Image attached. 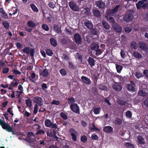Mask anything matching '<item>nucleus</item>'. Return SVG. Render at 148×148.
I'll use <instances>...</instances> for the list:
<instances>
[{"mask_svg":"<svg viewBox=\"0 0 148 148\" xmlns=\"http://www.w3.org/2000/svg\"><path fill=\"white\" fill-rule=\"evenodd\" d=\"M30 50V49L29 48L27 47H26L22 50V51L23 53L29 54Z\"/></svg>","mask_w":148,"mask_h":148,"instance_id":"4c0bfd02","label":"nucleus"},{"mask_svg":"<svg viewBox=\"0 0 148 148\" xmlns=\"http://www.w3.org/2000/svg\"><path fill=\"white\" fill-rule=\"evenodd\" d=\"M107 21L110 23H111L113 24L115 23V21L114 18L112 16H106Z\"/></svg>","mask_w":148,"mask_h":148,"instance_id":"a878e982","label":"nucleus"},{"mask_svg":"<svg viewBox=\"0 0 148 148\" xmlns=\"http://www.w3.org/2000/svg\"><path fill=\"white\" fill-rule=\"evenodd\" d=\"M39 74L43 77H46L48 76L49 73L48 70L45 69L43 71H40Z\"/></svg>","mask_w":148,"mask_h":148,"instance_id":"f8f14e48","label":"nucleus"},{"mask_svg":"<svg viewBox=\"0 0 148 148\" xmlns=\"http://www.w3.org/2000/svg\"><path fill=\"white\" fill-rule=\"evenodd\" d=\"M2 14L1 17L5 19H8V14L5 12H4Z\"/></svg>","mask_w":148,"mask_h":148,"instance_id":"680f3d73","label":"nucleus"},{"mask_svg":"<svg viewBox=\"0 0 148 148\" xmlns=\"http://www.w3.org/2000/svg\"><path fill=\"white\" fill-rule=\"evenodd\" d=\"M60 42L63 45H66L68 43L67 40L65 38L61 39L60 40Z\"/></svg>","mask_w":148,"mask_h":148,"instance_id":"ea45409f","label":"nucleus"},{"mask_svg":"<svg viewBox=\"0 0 148 148\" xmlns=\"http://www.w3.org/2000/svg\"><path fill=\"white\" fill-rule=\"evenodd\" d=\"M122 122V120L118 118H116L114 122V123L115 125H121Z\"/></svg>","mask_w":148,"mask_h":148,"instance_id":"393cba45","label":"nucleus"},{"mask_svg":"<svg viewBox=\"0 0 148 148\" xmlns=\"http://www.w3.org/2000/svg\"><path fill=\"white\" fill-rule=\"evenodd\" d=\"M69 5L71 10L76 12L79 11V8L77 4L73 1H71L69 3Z\"/></svg>","mask_w":148,"mask_h":148,"instance_id":"7ed1b4c3","label":"nucleus"},{"mask_svg":"<svg viewBox=\"0 0 148 148\" xmlns=\"http://www.w3.org/2000/svg\"><path fill=\"white\" fill-rule=\"evenodd\" d=\"M102 24L103 26L104 29H109L110 28V26L108 22L105 21H103L102 22Z\"/></svg>","mask_w":148,"mask_h":148,"instance_id":"4be33fe9","label":"nucleus"},{"mask_svg":"<svg viewBox=\"0 0 148 148\" xmlns=\"http://www.w3.org/2000/svg\"><path fill=\"white\" fill-rule=\"evenodd\" d=\"M81 78L83 82L86 84L89 85L91 84V80L87 77L84 76H82L81 77Z\"/></svg>","mask_w":148,"mask_h":148,"instance_id":"2eb2a0df","label":"nucleus"},{"mask_svg":"<svg viewBox=\"0 0 148 148\" xmlns=\"http://www.w3.org/2000/svg\"><path fill=\"white\" fill-rule=\"evenodd\" d=\"M70 108L73 112L77 114L80 113L79 107L77 103H73L71 104L70 105Z\"/></svg>","mask_w":148,"mask_h":148,"instance_id":"f03ea898","label":"nucleus"},{"mask_svg":"<svg viewBox=\"0 0 148 148\" xmlns=\"http://www.w3.org/2000/svg\"><path fill=\"white\" fill-rule=\"evenodd\" d=\"M68 103L69 104H72L75 103V99L73 97L68 98Z\"/></svg>","mask_w":148,"mask_h":148,"instance_id":"f704fd0d","label":"nucleus"},{"mask_svg":"<svg viewBox=\"0 0 148 148\" xmlns=\"http://www.w3.org/2000/svg\"><path fill=\"white\" fill-rule=\"evenodd\" d=\"M45 133V132L42 130H38L36 132V135H39L41 134H44Z\"/></svg>","mask_w":148,"mask_h":148,"instance_id":"052dcab7","label":"nucleus"},{"mask_svg":"<svg viewBox=\"0 0 148 148\" xmlns=\"http://www.w3.org/2000/svg\"><path fill=\"white\" fill-rule=\"evenodd\" d=\"M38 105L36 104L34 106V113L35 114H36L38 111Z\"/></svg>","mask_w":148,"mask_h":148,"instance_id":"0e129e2a","label":"nucleus"},{"mask_svg":"<svg viewBox=\"0 0 148 148\" xmlns=\"http://www.w3.org/2000/svg\"><path fill=\"white\" fill-rule=\"evenodd\" d=\"M52 123L49 119H46L45 122V126L47 127H50Z\"/></svg>","mask_w":148,"mask_h":148,"instance_id":"bb28decb","label":"nucleus"},{"mask_svg":"<svg viewBox=\"0 0 148 148\" xmlns=\"http://www.w3.org/2000/svg\"><path fill=\"white\" fill-rule=\"evenodd\" d=\"M95 3L99 9H103L105 8L106 5L105 3L102 0H100L96 1Z\"/></svg>","mask_w":148,"mask_h":148,"instance_id":"6e6552de","label":"nucleus"},{"mask_svg":"<svg viewBox=\"0 0 148 148\" xmlns=\"http://www.w3.org/2000/svg\"><path fill=\"white\" fill-rule=\"evenodd\" d=\"M125 30L126 33H129L131 32L132 30L131 27H127L125 28Z\"/></svg>","mask_w":148,"mask_h":148,"instance_id":"69168bd1","label":"nucleus"},{"mask_svg":"<svg viewBox=\"0 0 148 148\" xmlns=\"http://www.w3.org/2000/svg\"><path fill=\"white\" fill-rule=\"evenodd\" d=\"M112 27L114 30L117 33H120L122 31L121 26L116 23L112 24Z\"/></svg>","mask_w":148,"mask_h":148,"instance_id":"0eeeda50","label":"nucleus"},{"mask_svg":"<svg viewBox=\"0 0 148 148\" xmlns=\"http://www.w3.org/2000/svg\"><path fill=\"white\" fill-rule=\"evenodd\" d=\"M126 51L125 50L121 49L120 55L122 58H124L125 57Z\"/></svg>","mask_w":148,"mask_h":148,"instance_id":"e433bc0d","label":"nucleus"},{"mask_svg":"<svg viewBox=\"0 0 148 148\" xmlns=\"http://www.w3.org/2000/svg\"><path fill=\"white\" fill-rule=\"evenodd\" d=\"M46 53L47 55L49 56H51L53 54V52L51 50L47 49L46 51Z\"/></svg>","mask_w":148,"mask_h":148,"instance_id":"79ce46f5","label":"nucleus"},{"mask_svg":"<svg viewBox=\"0 0 148 148\" xmlns=\"http://www.w3.org/2000/svg\"><path fill=\"white\" fill-rule=\"evenodd\" d=\"M119 7L120 5H117L112 10L113 13H115L117 12Z\"/></svg>","mask_w":148,"mask_h":148,"instance_id":"864d4df0","label":"nucleus"},{"mask_svg":"<svg viewBox=\"0 0 148 148\" xmlns=\"http://www.w3.org/2000/svg\"><path fill=\"white\" fill-rule=\"evenodd\" d=\"M91 126H92V127H90V129L91 130H96L98 131H99V129L98 128H97L95 127V124L94 123H92L91 125Z\"/></svg>","mask_w":148,"mask_h":148,"instance_id":"4d7b16f0","label":"nucleus"},{"mask_svg":"<svg viewBox=\"0 0 148 148\" xmlns=\"http://www.w3.org/2000/svg\"><path fill=\"white\" fill-rule=\"evenodd\" d=\"M31 77H29V80L31 82H34V80L32 79V78H34L36 77V74L34 73H32L31 75Z\"/></svg>","mask_w":148,"mask_h":148,"instance_id":"6e6d98bb","label":"nucleus"},{"mask_svg":"<svg viewBox=\"0 0 148 148\" xmlns=\"http://www.w3.org/2000/svg\"><path fill=\"white\" fill-rule=\"evenodd\" d=\"M138 94L139 95L143 97L146 96L147 95V93L144 92L143 90H140L138 92Z\"/></svg>","mask_w":148,"mask_h":148,"instance_id":"09e8293b","label":"nucleus"},{"mask_svg":"<svg viewBox=\"0 0 148 148\" xmlns=\"http://www.w3.org/2000/svg\"><path fill=\"white\" fill-rule=\"evenodd\" d=\"M60 72L62 76H64L66 74V72L65 70L63 69H62L60 71Z\"/></svg>","mask_w":148,"mask_h":148,"instance_id":"de8ad7c7","label":"nucleus"},{"mask_svg":"<svg viewBox=\"0 0 148 148\" xmlns=\"http://www.w3.org/2000/svg\"><path fill=\"white\" fill-rule=\"evenodd\" d=\"M58 125L56 124H53V123H52L51 126L50 127V128L52 129H54L55 130H56V129H58Z\"/></svg>","mask_w":148,"mask_h":148,"instance_id":"3c124183","label":"nucleus"},{"mask_svg":"<svg viewBox=\"0 0 148 148\" xmlns=\"http://www.w3.org/2000/svg\"><path fill=\"white\" fill-rule=\"evenodd\" d=\"M84 24L85 26L89 29H91L93 28V25L91 21L88 20L86 19Z\"/></svg>","mask_w":148,"mask_h":148,"instance_id":"9d476101","label":"nucleus"},{"mask_svg":"<svg viewBox=\"0 0 148 148\" xmlns=\"http://www.w3.org/2000/svg\"><path fill=\"white\" fill-rule=\"evenodd\" d=\"M69 131L71 135L72 134H77V132L73 128H70L69 129Z\"/></svg>","mask_w":148,"mask_h":148,"instance_id":"13d9d810","label":"nucleus"},{"mask_svg":"<svg viewBox=\"0 0 148 148\" xmlns=\"http://www.w3.org/2000/svg\"><path fill=\"white\" fill-rule=\"evenodd\" d=\"M116 67L117 72L120 73L123 68L122 66L118 64H116Z\"/></svg>","mask_w":148,"mask_h":148,"instance_id":"2f4dec72","label":"nucleus"},{"mask_svg":"<svg viewBox=\"0 0 148 148\" xmlns=\"http://www.w3.org/2000/svg\"><path fill=\"white\" fill-rule=\"evenodd\" d=\"M132 55L136 58L140 59L142 57V55L137 51H134L132 53Z\"/></svg>","mask_w":148,"mask_h":148,"instance_id":"aec40b11","label":"nucleus"},{"mask_svg":"<svg viewBox=\"0 0 148 148\" xmlns=\"http://www.w3.org/2000/svg\"><path fill=\"white\" fill-rule=\"evenodd\" d=\"M88 61L89 63V64L91 67L95 66V61L93 58L90 57H89L88 59Z\"/></svg>","mask_w":148,"mask_h":148,"instance_id":"6ab92c4d","label":"nucleus"},{"mask_svg":"<svg viewBox=\"0 0 148 148\" xmlns=\"http://www.w3.org/2000/svg\"><path fill=\"white\" fill-rule=\"evenodd\" d=\"M30 7L33 10L34 12H38V9L37 8V7L35 6V5L32 3L30 4Z\"/></svg>","mask_w":148,"mask_h":148,"instance_id":"c756f323","label":"nucleus"},{"mask_svg":"<svg viewBox=\"0 0 148 148\" xmlns=\"http://www.w3.org/2000/svg\"><path fill=\"white\" fill-rule=\"evenodd\" d=\"M99 88L101 90H104L107 89V87L105 84H101L99 86Z\"/></svg>","mask_w":148,"mask_h":148,"instance_id":"7c9ffc66","label":"nucleus"},{"mask_svg":"<svg viewBox=\"0 0 148 148\" xmlns=\"http://www.w3.org/2000/svg\"><path fill=\"white\" fill-rule=\"evenodd\" d=\"M0 125L2 126V128L6 130L7 132H12V134H13L14 132L13 131L12 127L10 126L9 124L6 123L4 121H3L2 120L0 119Z\"/></svg>","mask_w":148,"mask_h":148,"instance_id":"f257e3e1","label":"nucleus"},{"mask_svg":"<svg viewBox=\"0 0 148 148\" xmlns=\"http://www.w3.org/2000/svg\"><path fill=\"white\" fill-rule=\"evenodd\" d=\"M112 87L114 90L117 92L121 91L122 88L121 84L117 82H115L112 84Z\"/></svg>","mask_w":148,"mask_h":148,"instance_id":"39448f33","label":"nucleus"},{"mask_svg":"<svg viewBox=\"0 0 148 148\" xmlns=\"http://www.w3.org/2000/svg\"><path fill=\"white\" fill-rule=\"evenodd\" d=\"M137 142L140 145H144L145 143V140L142 136H138L137 138Z\"/></svg>","mask_w":148,"mask_h":148,"instance_id":"dca6fc26","label":"nucleus"},{"mask_svg":"<svg viewBox=\"0 0 148 148\" xmlns=\"http://www.w3.org/2000/svg\"><path fill=\"white\" fill-rule=\"evenodd\" d=\"M27 25L30 27H34L36 26V23L32 20L29 21L27 23Z\"/></svg>","mask_w":148,"mask_h":148,"instance_id":"5701e85b","label":"nucleus"},{"mask_svg":"<svg viewBox=\"0 0 148 148\" xmlns=\"http://www.w3.org/2000/svg\"><path fill=\"white\" fill-rule=\"evenodd\" d=\"M130 47L132 49H137L136 43L134 42H132L131 43Z\"/></svg>","mask_w":148,"mask_h":148,"instance_id":"c03bdc74","label":"nucleus"},{"mask_svg":"<svg viewBox=\"0 0 148 148\" xmlns=\"http://www.w3.org/2000/svg\"><path fill=\"white\" fill-rule=\"evenodd\" d=\"M91 138L93 140H98L99 139L97 135L95 134H93L92 135Z\"/></svg>","mask_w":148,"mask_h":148,"instance_id":"bf43d9fd","label":"nucleus"},{"mask_svg":"<svg viewBox=\"0 0 148 148\" xmlns=\"http://www.w3.org/2000/svg\"><path fill=\"white\" fill-rule=\"evenodd\" d=\"M139 48L141 51L145 53L148 49V46L145 42H140L139 44Z\"/></svg>","mask_w":148,"mask_h":148,"instance_id":"20e7f679","label":"nucleus"},{"mask_svg":"<svg viewBox=\"0 0 148 148\" xmlns=\"http://www.w3.org/2000/svg\"><path fill=\"white\" fill-rule=\"evenodd\" d=\"M74 38L75 42L78 45L82 42V38L80 35L78 33H76L74 35Z\"/></svg>","mask_w":148,"mask_h":148,"instance_id":"423d86ee","label":"nucleus"},{"mask_svg":"<svg viewBox=\"0 0 148 148\" xmlns=\"http://www.w3.org/2000/svg\"><path fill=\"white\" fill-rule=\"evenodd\" d=\"M25 103L27 106L29 108L32 107V102L29 99H26L25 100Z\"/></svg>","mask_w":148,"mask_h":148,"instance_id":"c9c22d12","label":"nucleus"},{"mask_svg":"<svg viewBox=\"0 0 148 148\" xmlns=\"http://www.w3.org/2000/svg\"><path fill=\"white\" fill-rule=\"evenodd\" d=\"M133 16L131 14H127L124 15L123 17L124 21L126 22L131 21L133 18Z\"/></svg>","mask_w":148,"mask_h":148,"instance_id":"1a4fd4ad","label":"nucleus"},{"mask_svg":"<svg viewBox=\"0 0 148 148\" xmlns=\"http://www.w3.org/2000/svg\"><path fill=\"white\" fill-rule=\"evenodd\" d=\"M103 131L106 133H111L113 132V128L109 126H105L103 128Z\"/></svg>","mask_w":148,"mask_h":148,"instance_id":"9b49d317","label":"nucleus"},{"mask_svg":"<svg viewBox=\"0 0 148 148\" xmlns=\"http://www.w3.org/2000/svg\"><path fill=\"white\" fill-rule=\"evenodd\" d=\"M42 99L40 97L36 96L34 97L33 99V101L34 102L37 103L39 102H42Z\"/></svg>","mask_w":148,"mask_h":148,"instance_id":"412c9836","label":"nucleus"},{"mask_svg":"<svg viewBox=\"0 0 148 148\" xmlns=\"http://www.w3.org/2000/svg\"><path fill=\"white\" fill-rule=\"evenodd\" d=\"M144 104L145 107H148V98L144 100Z\"/></svg>","mask_w":148,"mask_h":148,"instance_id":"774afa93","label":"nucleus"},{"mask_svg":"<svg viewBox=\"0 0 148 148\" xmlns=\"http://www.w3.org/2000/svg\"><path fill=\"white\" fill-rule=\"evenodd\" d=\"M51 44L54 47H56L57 45V43L56 40L53 38H51L50 39Z\"/></svg>","mask_w":148,"mask_h":148,"instance_id":"cd10ccee","label":"nucleus"},{"mask_svg":"<svg viewBox=\"0 0 148 148\" xmlns=\"http://www.w3.org/2000/svg\"><path fill=\"white\" fill-rule=\"evenodd\" d=\"M76 55L77 56V59L80 62H82L83 58L82 56L78 52L76 53Z\"/></svg>","mask_w":148,"mask_h":148,"instance_id":"58836bf2","label":"nucleus"},{"mask_svg":"<svg viewBox=\"0 0 148 148\" xmlns=\"http://www.w3.org/2000/svg\"><path fill=\"white\" fill-rule=\"evenodd\" d=\"M53 29L58 33H61L62 32L61 27H59L58 25L55 24L53 26Z\"/></svg>","mask_w":148,"mask_h":148,"instance_id":"f3484780","label":"nucleus"},{"mask_svg":"<svg viewBox=\"0 0 148 148\" xmlns=\"http://www.w3.org/2000/svg\"><path fill=\"white\" fill-rule=\"evenodd\" d=\"M60 116L64 120H66L67 119V116L64 113L61 112L60 114Z\"/></svg>","mask_w":148,"mask_h":148,"instance_id":"8fccbe9b","label":"nucleus"},{"mask_svg":"<svg viewBox=\"0 0 148 148\" xmlns=\"http://www.w3.org/2000/svg\"><path fill=\"white\" fill-rule=\"evenodd\" d=\"M42 28L46 31H49V28L47 25L45 24H43L42 26Z\"/></svg>","mask_w":148,"mask_h":148,"instance_id":"37998d69","label":"nucleus"},{"mask_svg":"<svg viewBox=\"0 0 148 148\" xmlns=\"http://www.w3.org/2000/svg\"><path fill=\"white\" fill-rule=\"evenodd\" d=\"M124 146L126 148H134L133 145L129 142L125 143Z\"/></svg>","mask_w":148,"mask_h":148,"instance_id":"473e14b6","label":"nucleus"},{"mask_svg":"<svg viewBox=\"0 0 148 148\" xmlns=\"http://www.w3.org/2000/svg\"><path fill=\"white\" fill-rule=\"evenodd\" d=\"M9 69L8 68H4L2 70V73L3 74H6L9 71Z\"/></svg>","mask_w":148,"mask_h":148,"instance_id":"5fc2aeb1","label":"nucleus"},{"mask_svg":"<svg viewBox=\"0 0 148 148\" xmlns=\"http://www.w3.org/2000/svg\"><path fill=\"white\" fill-rule=\"evenodd\" d=\"M92 13L97 17H100L101 16L100 12L97 9L94 10L92 11Z\"/></svg>","mask_w":148,"mask_h":148,"instance_id":"b1692460","label":"nucleus"},{"mask_svg":"<svg viewBox=\"0 0 148 148\" xmlns=\"http://www.w3.org/2000/svg\"><path fill=\"white\" fill-rule=\"evenodd\" d=\"M51 104L53 105H59L60 104V101H56V100H53L51 102Z\"/></svg>","mask_w":148,"mask_h":148,"instance_id":"e2e57ef3","label":"nucleus"},{"mask_svg":"<svg viewBox=\"0 0 148 148\" xmlns=\"http://www.w3.org/2000/svg\"><path fill=\"white\" fill-rule=\"evenodd\" d=\"M69 68L72 69H73L75 68V66L73 63L71 62H69Z\"/></svg>","mask_w":148,"mask_h":148,"instance_id":"338daca9","label":"nucleus"},{"mask_svg":"<svg viewBox=\"0 0 148 148\" xmlns=\"http://www.w3.org/2000/svg\"><path fill=\"white\" fill-rule=\"evenodd\" d=\"M126 86L128 90L130 92H134L136 90L134 86H133L132 85L127 84L126 85Z\"/></svg>","mask_w":148,"mask_h":148,"instance_id":"ddd939ff","label":"nucleus"},{"mask_svg":"<svg viewBox=\"0 0 148 148\" xmlns=\"http://www.w3.org/2000/svg\"><path fill=\"white\" fill-rule=\"evenodd\" d=\"M81 140L83 143H85L86 142L87 139L86 136L85 135L82 136L80 138Z\"/></svg>","mask_w":148,"mask_h":148,"instance_id":"49530a36","label":"nucleus"},{"mask_svg":"<svg viewBox=\"0 0 148 148\" xmlns=\"http://www.w3.org/2000/svg\"><path fill=\"white\" fill-rule=\"evenodd\" d=\"M100 109L98 108H95L93 110V112L95 114H97L99 113Z\"/></svg>","mask_w":148,"mask_h":148,"instance_id":"603ef678","label":"nucleus"},{"mask_svg":"<svg viewBox=\"0 0 148 148\" xmlns=\"http://www.w3.org/2000/svg\"><path fill=\"white\" fill-rule=\"evenodd\" d=\"M144 3V1L141 0L139 1L136 4V7L138 10H140L141 8H143V6Z\"/></svg>","mask_w":148,"mask_h":148,"instance_id":"4468645a","label":"nucleus"},{"mask_svg":"<svg viewBox=\"0 0 148 148\" xmlns=\"http://www.w3.org/2000/svg\"><path fill=\"white\" fill-rule=\"evenodd\" d=\"M2 24L6 29H8L10 27V23L7 21L3 22Z\"/></svg>","mask_w":148,"mask_h":148,"instance_id":"c85d7f7f","label":"nucleus"},{"mask_svg":"<svg viewBox=\"0 0 148 148\" xmlns=\"http://www.w3.org/2000/svg\"><path fill=\"white\" fill-rule=\"evenodd\" d=\"M126 117L128 118H130L132 116V114L130 111H127L125 113Z\"/></svg>","mask_w":148,"mask_h":148,"instance_id":"a19ab883","label":"nucleus"},{"mask_svg":"<svg viewBox=\"0 0 148 148\" xmlns=\"http://www.w3.org/2000/svg\"><path fill=\"white\" fill-rule=\"evenodd\" d=\"M135 75L137 78H139L143 76V74L139 72H136Z\"/></svg>","mask_w":148,"mask_h":148,"instance_id":"a18cd8bd","label":"nucleus"},{"mask_svg":"<svg viewBox=\"0 0 148 148\" xmlns=\"http://www.w3.org/2000/svg\"><path fill=\"white\" fill-rule=\"evenodd\" d=\"M99 45L95 43H92L90 46V49L92 51H95L99 48Z\"/></svg>","mask_w":148,"mask_h":148,"instance_id":"a211bd4d","label":"nucleus"},{"mask_svg":"<svg viewBox=\"0 0 148 148\" xmlns=\"http://www.w3.org/2000/svg\"><path fill=\"white\" fill-rule=\"evenodd\" d=\"M63 56H62V58L66 61H69L70 60V58L69 56L67 54L64 53L62 54Z\"/></svg>","mask_w":148,"mask_h":148,"instance_id":"72a5a7b5","label":"nucleus"}]
</instances>
